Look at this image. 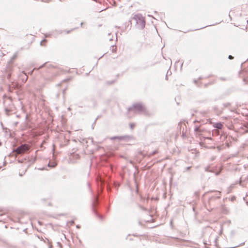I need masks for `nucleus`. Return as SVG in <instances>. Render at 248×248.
Returning a JSON list of instances; mask_svg holds the SVG:
<instances>
[{
    "mask_svg": "<svg viewBox=\"0 0 248 248\" xmlns=\"http://www.w3.org/2000/svg\"><path fill=\"white\" fill-rule=\"evenodd\" d=\"M71 223H74V221H72V222H71Z\"/></svg>",
    "mask_w": 248,
    "mask_h": 248,
    "instance_id": "obj_33",
    "label": "nucleus"
},
{
    "mask_svg": "<svg viewBox=\"0 0 248 248\" xmlns=\"http://www.w3.org/2000/svg\"><path fill=\"white\" fill-rule=\"evenodd\" d=\"M132 20L136 22L137 27L140 29H143L145 27V21L144 17L141 14L134 15Z\"/></svg>",
    "mask_w": 248,
    "mask_h": 248,
    "instance_id": "obj_1",
    "label": "nucleus"
},
{
    "mask_svg": "<svg viewBox=\"0 0 248 248\" xmlns=\"http://www.w3.org/2000/svg\"><path fill=\"white\" fill-rule=\"evenodd\" d=\"M45 86V84H43L42 86V88L44 87Z\"/></svg>",
    "mask_w": 248,
    "mask_h": 248,
    "instance_id": "obj_25",
    "label": "nucleus"
},
{
    "mask_svg": "<svg viewBox=\"0 0 248 248\" xmlns=\"http://www.w3.org/2000/svg\"><path fill=\"white\" fill-rule=\"evenodd\" d=\"M244 243H245L244 242V243H243L241 244L240 245V246H242V245H244Z\"/></svg>",
    "mask_w": 248,
    "mask_h": 248,
    "instance_id": "obj_27",
    "label": "nucleus"
},
{
    "mask_svg": "<svg viewBox=\"0 0 248 248\" xmlns=\"http://www.w3.org/2000/svg\"><path fill=\"white\" fill-rule=\"evenodd\" d=\"M202 114H205L206 113V111H203L202 112Z\"/></svg>",
    "mask_w": 248,
    "mask_h": 248,
    "instance_id": "obj_23",
    "label": "nucleus"
},
{
    "mask_svg": "<svg viewBox=\"0 0 248 248\" xmlns=\"http://www.w3.org/2000/svg\"><path fill=\"white\" fill-rule=\"evenodd\" d=\"M220 198V192L216 191V194L215 196H213L209 199L208 204L210 208L213 206V202L217 199H219Z\"/></svg>",
    "mask_w": 248,
    "mask_h": 248,
    "instance_id": "obj_4",
    "label": "nucleus"
},
{
    "mask_svg": "<svg viewBox=\"0 0 248 248\" xmlns=\"http://www.w3.org/2000/svg\"><path fill=\"white\" fill-rule=\"evenodd\" d=\"M30 146L26 144H21L18 146L16 149V152L18 154H22L28 151Z\"/></svg>",
    "mask_w": 248,
    "mask_h": 248,
    "instance_id": "obj_3",
    "label": "nucleus"
},
{
    "mask_svg": "<svg viewBox=\"0 0 248 248\" xmlns=\"http://www.w3.org/2000/svg\"><path fill=\"white\" fill-rule=\"evenodd\" d=\"M228 58L230 60H232V59H233V57L232 56V55H229V57H228Z\"/></svg>",
    "mask_w": 248,
    "mask_h": 248,
    "instance_id": "obj_15",
    "label": "nucleus"
},
{
    "mask_svg": "<svg viewBox=\"0 0 248 248\" xmlns=\"http://www.w3.org/2000/svg\"><path fill=\"white\" fill-rule=\"evenodd\" d=\"M203 129H201L200 126H196L194 128V131L197 133V135L200 136L202 133L203 132Z\"/></svg>",
    "mask_w": 248,
    "mask_h": 248,
    "instance_id": "obj_7",
    "label": "nucleus"
},
{
    "mask_svg": "<svg viewBox=\"0 0 248 248\" xmlns=\"http://www.w3.org/2000/svg\"><path fill=\"white\" fill-rule=\"evenodd\" d=\"M2 145L1 142L0 141V146Z\"/></svg>",
    "mask_w": 248,
    "mask_h": 248,
    "instance_id": "obj_29",
    "label": "nucleus"
},
{
    "mask_svg": "<svg viewBox=\"0 0 248 248\" xmlns=\"http://www.w3.org/2000/svg\"><path fill=\"white\" fill-rule=\"evenodd\" d=\"M111 48H112V49H111L112 52L115 53L116 52V50H117L116 46H112Z\"/></svg>",
    "mask_w": 248,
    "mask_h": 248,
    "instance_id": "obj_9",
    "label": "nucleus"
},
{
    "mask_svg": "<svg viewBox=\"0 0 248 248\" xmlns=\"http://www.w3.org/2000/svg\"><path fill=\"white\" fill-rule=\"evenodd\" d=\"M157 150H155L154 151H153L152 153H150L149 155L150 156H152V155H155V154H156L157 153Z\"/></svg>",
    "mask_w": 248,
    "mask_h": 248,
    "instance_id": "obj_13",
    "label": "nucleus"
},
{
    "mask_svg": "<svg viewBox=\"0 0 248 248\" xmlns=\"http://www.w3.org/2000/svg\"><path fill=\"white\" fill-rule=\"evenodd\" d=\"M139 224H140H140H141V222H140V221H139Z\"/></svg>",
    "mask_w": 248,
    "mask_h": 248,
    "instance_id": "obj_30",
    "label": "nucleus"
},
{
    "mask_svg": "<svg viewBox=\"0 0 248 248\" xmlns=\"http://www.w3.org/2000/svg\"><path fill=\"white\" fill-rule=\"evenodd\" d=\"M138 207L140 209H141L142 210H143V211H147V209L146 208H145L144 207L141 206V205L140 204H138Z\"/></svg>",
    "mask_w": 248,
    "mask_h": 248,
    "instance_id": "obj_11",
    "label": "nucleus"
},
{
    "mask_svg": "<svg viewBox=\"0 0 248 248\" xmlns=\"http://www.w3.org/2000/svg\"><path fill=\"white\" fill-rule=\"evenodd\" d=\"M190 168H191V167H186V170H187V171L189 170Z\"/></svg>",
    "mask_w": 248,
    "mask_h": 248,
    "instance_id": "obj_19",
    "label": "nucleus"
},
{
    "mask_svg": "<svg viewBox=\"0 0 248 248\" xmlns=\"http://www.w3.org/2000/svg\"><path fill=\"white\" fill-rule=\"evenodd\" d=\"M223 106L225 108H229L231 106V103H225L223 104Z\"/></svg>",
    "mask_w": 248,
    "mask_h": 248,
    "instance_id": "obj_12",
    "label": "nucleus"
},
{
    "mask_svg": "<svg viewBox=\"0 0 248 248\" xmlns=\"http://www.w3.org/2000/svg\"><path fill=\"white\" fill-rule=\"evenodd\" d=\"M215 127L217 129H221L223 127V125L220 123H217L215 124Z\"/></svg>",
    "mask_w": 248,
    "mask_h": 248,
    "instance_id": "obj_8",
    "label": "nucleus"
},
{
    "mask_svg": "<svg viewBox=\"0 0 248 248\" xmlns=\"http://www.w3.org/2000/svg\"><path fill=\"white\" fill-rule=\"evenodd\" d=\"M219 79H220L221 80H227V79H226V78H222V77H220V78H219Z\"/></svg>",
    "mask_w": 248,
    "mask_h": 248,
    "instance_id": "obj_16",
    "label": "nucleus"
},
{
    "mask_svg": "<svg viewBox=\"0 0 248 248\" xmlns=\"http://www.w3.org/2000/svg\"><path fill=\"white\" fill-rule=\"evenodd\" d=\"M77 228H80V226H79L78 225H77Z\"/></svg>",
    "mask_w": 248,
    "mask_h": 248,
    "instance_id": "obj_26",
    "label": "nucleus"
},
{
    "mask_svg": "<svg viewBox=\"0 0 248 248\" xmlns=\"http://www.w3.org/2000/svg\"><path fill=\"white\" fill-rule=\"evenodd\" d=\"M51 78H46L45 80L46 81H51Z\"/></svg>",
    "mask_w": 248,
    "mask_h": 248,
    "instance_id": "obj_17",
    "label": "nucleus"
},
{
    "mask_svg": "<svg viewBox=\"0 0 248 248\" xmlns=\"http://www.w3.org/2000/svg\"><path fill=\"white\" fill-rule=\"evenodd\" d=\"M135 126V124L133 123H131L130 124V127L131 129H133Z\"/></svg>",
    "mask_w": 248,
    "mask_h": 248,
    "instance_id": "obj_14",
    "label": "nucleus"
},
{
    "mask_svg": "<svg viewBox=\"0 0 248 248\" xmlns=\"http://www.w3.org/2000/svg\"><path fill=\"white\" fill-rule=\"evenodd\" d=\"M99 204V201L97 198H95V201L93 203V208L94 213L96 215V216L100 219L103 220L104 218V217L102 215H100L96 211L95 208L96 205H97Z\"/></svg>",
    "mask_w": 248,
    "mask_h": 248,
    "instance_id": "obj_5",
    "label": "nucleus"
},
{
    "mask_svg": "<svg viewBox=\"0 0 248 248\" xmlns=\"http://www.w3.org/2000/svg\"><path fill=\"white\" fill-rule=\"evenodd\" d=\"M45 64H46V63L44 64H43V65H42L41 66H40L39 68H41V67H43V66H44V65H45Z\"/></svg>",
    "mask_w": 248,
    "mask_h": 248,
    "instance_id": "obj_24",
    "label": "nucleus"
},
{
    "mask_svg": "<svg viewBox=\"0 0 248 248\" xmlns=\"http://www.w3.org/2000/svg\"><path fill=\"white\" fill-rule=\"evenodd\" d=\"M44 41H46V40H45V39H44V40H42V41L41 42V45H42V43H43V42Z\"/></svg>",
    "mask_w": 248,
    "mask_h": 248,
    "instance_id": "obj_21",
    "label": "nucleus"
},
{
    "mask_svg": "<svg viewBox=\"0 0 248 248\" xmlns=\"http://www.w3.org/2000/svg\"><path fill=\"white\" fill-rule=\"evenodd\" d=\"M49 248H52V246L49 247Z\"/></svg>",
    "mask_w": 248,
    "mask_h": 248,
    "instance_id": "obj_34",
    "label": "nucleus"
},
{
    "mask_svg": "<svg viewBox=\"0 0 248 248\" xmlns=\"http://www.w3.org/2000/svg\"><path fill=\"white\" fill-rule=\"evenodd\" d=\"M70 32V31H67V33H68Z\"/></svg>",
    "mask_w": 248,
    "mask_h": 248,
    "instance_id": "obj_31",
    "label": "nucleus"
},
{
    "mask_svg": "<svg viewBox=\"0 0 248 248\" xmlns=\"http://www.w3.org/2000/svg\"><path fill=\"white\" fill-rule=\"evenodd\" d=\"M246 132H248V129L246 130Z\"/></svg>",
    "mask_w": 248,
    "mask_h": 248,
    "instance_id": "obj_32",
    "label": "nucleus"
},
{
    "mask_svg": "<svg viewBox=\"0 0 248 248\" xmlns=\"http://www.w3.org/2000/svg\"><path fill=\"white\" fill-rule=\"evenodd\" d=\"M5 111H6V112H7V113L8 114V111H9V110H8L7 108H6V109H5Z\"/></svg>",
    "mask_w": 248,
    "mask_h": 248,
    "instance_id": "obj_22",
    "label": "nucleus"
},
{
    "mask_svg": "<svg viewBox=\"0 0 248 248\" xmlns=\"http://www.w3.org/2000/svg\"><path fill=\"white\" fill-rule=\"evenodd\" d=\"M205 171H207V172H213V170H210L209 166L205 167Z\"/></svg>",
    "mask_w": 248,
    "mask_h": 248,
    "instance_id": "obj_10",
    "label": "nucleus"
},
{
    "mask_svg": "<svg viewBox=\"0 0 248 248\" xmlns=\"http://www.w3.org/2000/svg\"><path fill=\"white\" fill-rule=\"evenodd\" d=\"M56 166V164H54L53 166H52V167H54Z\"/></svg>",
    "mask_w": 248,
    "mask_h": 248,
    "instance_id": "obj_28",
    "label": "nucleus"
},
{
    "mask_svg": "<svg viewBox=\"0 0 248 248\" xmlns=\"http://www.w3.org/2000/svg\"><path fill=\"white\" fill-rule=\"evenodd\" d=\"M128 136H114L110 138L111 140H126L129 139Z\"/></svg>",
    "mask_w": 248,
    "mask_h": 248,
    "instance_id": "obj_6",
    "label": "nucleus"
},
{
    "mask_svg": "<svg viewBox=\"0 0 248 248\" xmlns=\"http://www.w3.org/2000/svg\"><path fill=\"white\" fill-rule=\"evenodd\" d=\"M10 77H11V74L9 73L7 75V78H10Z\"/></svg>",
    "mask_w": 248,
    "mask_h": 248,
    "instance_id": "obj_20",
    "label": "nucleus"
},
{
    "mask_svg": "<svg viewBox=\"0 0 248 248\" xmlns=\"http://www.w3.org/2000/svg\"><path fill=\"white\" fill-rule=\"evenodd\" d=\"M128 111H133L135 112L144 113L145 112V108L140 103L135 104L132 107L128 108Z\"/></svg>",
    "mask_w": 248,
    "mask_h": 248,
    "instance_id": "obj_2",
    "label": "nucleus"
},
{
    "mask_svg": "<svg viewBox=\"0 0 248 248\" xmlns=\"http://www.w3.org/2000/svg\"><path fill=\"white\" fill-rule=\"evenodd\" d=\"M220 173V171H219L216 172L215 174H216V175L217 176V175H219Z\"/></svg>",
    "mask_w": 248,
    "mask_h": 248,
    "instance_id": "obj_18",
    "label": "nucleus"
}]
</instances>
